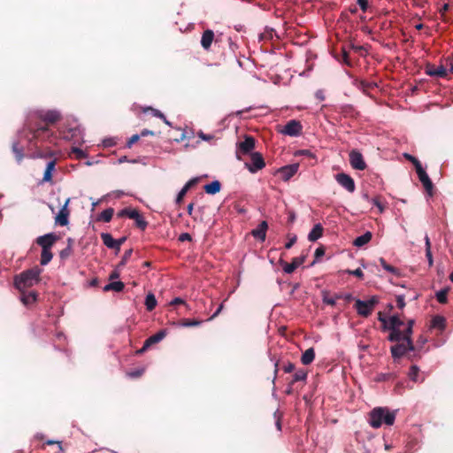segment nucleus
Segmentation results:
<instances>
[{
	"mask_svg": "<svg viewBox=\"0 0 453 453\" xmlns=\"http://www.w3.org/2000/svg\"><path fill=\"white\" fill-rule=\"evenodd\" d=\"M379 320L384 327L390 330L388 340L397 343L391 347V353L394 358L403 357L408 350L413 349V344L411 340L414 320L410 319L402 331L401 326H404L403 321L397 316H391L388 320L379 313Z\"/></svg>",
	"mask_w": 453,
	"mask_h": 453,
	"instance_id": "obj_1",
	"label": "nucleus"
},
{
	"mask_svg": "<svg viewBox=\"0 0 453 453\" xmlns=\"http://www.w3.org/2000/svg\"><path fill=\"white\" fill-rule=\"evenodd\" d=\"M27 128L29 131L27 140L35 146L38 143L58 144V136L48 127L37 123H28Z\"/></svg>",
	"mask_w": 453,
	"mask_h": 453,
	"instance_id": "obj_2",
	"label": "nucleus"
},
{
	"mask_svg": "<svg viewBox=\"0 0 453 453\" xmlns=\"http://www.w3.org/2000/svg\"><path fill=\"white\" fill-rule=\"evenodd\" d=\"M396 411L387 407H375L369 412L368 423L372 428H380L382 425L392 426L395 423Z\"/></svg>",
	"mask_w": 453,
	"mask_h": 453,
	"instance_id": "obj_3",
	"label": "nucleus"
},
{
	"mask_svg": "<svg viewBox=\"0 0 453 453\" xmlns=\"http://www.w3.org/2000/svg\"><path fill=\"white\" fill-rule=\"evenodd\" d=\"M41 273L42 269L38 266L28 269L14 278V286L20 292H23L25 289L33 287L40 281Z\"/></svg>",
	"mask_w": 453,
	"mask_h": 453,
	"instance_id": "obj_4",
	"label": "nucleus"
},
{
	"mask_svg": "<svg viewBox=\"0 0 453 453\" xmlns=\"http://www.w3.org/2000/svg\"><path fill=\"white\" fill-rule=\"evenodd\" d=\"M60 119V114L57 111H40L29 116L28 123H36L37 119H41L46 124H52Z\"/></svg>",
	"mask_w": 453,
	"mask_h": 453,
	"instance_id": "obj_5",
	"label": "nucleus"
},
{
	"mask_svg": "<svg viewBox=\"0 0 453 453\" xmlns=\"http://www.w3.org/2000/svg\"><path fill=\"white\" fill-rule=\"evenodd\" d=\"M408 158L413 163L418 179L420 182L423 184L425 189L430 193L433 189V183L426 171L423 169L420 162L412 156H408Z\"/></svg>",
	"mask_w": 453,
	"mask_h": 453,
	"instance_id": "obj_6",
	"label": "nucleus"
},
{
	"mask_svg": "<svg viewBox=\"0 0 453 453\" xmlns=\"http://www.w3.org/2000/svg\"><path fill=\"white\" fill-rule=\"evenodd\" d=\"M378 303V299L372 296L367 301L357 300L355 308L357 312L363 317H368L373 311L375 305Z\"/></svg>",
	"mask_w": 453,
	"mask_h": 453,
	"instance_id": "obj_7",
	"label": "nucleus"
},
{
	"mask_svg": "<svg viewBox=\"0 0 453 453\" xmlns=\"http://www.w3.org/2000/svg\"><path fill=\"white\" fill-rule=\"evenodd\" d=\"M120 217H127L131 219H134L135 221V225L137 227H139L140 229L142 230H144L147 226H148V223L147 221L144 219V218L142 217V215L135 209H132V208H126V209H123L119 214Z\"/></svg>",
	"mask_w": 453,
	"mask_h": 453,
	"instance_id": "obj_8",
	"label": "nucleus"
},
{
	"mask_svg": "<svg viewBox=\"0 0 453 453\" xmlns=\"http://www.w3.org/2000/svg\"><path fill=\"white\" fill-rule=\"evenodd\" d=\"M265 166V160L259 152L250 154V163H245V167L251 173H255Z\"/></svg>",
	"mask_w": 453,
	"mask_h": 453,
	"instance_id": "obj_9",
	"label": "nucleus"
},
{
	"mask_svg": "<svg viewBox=\"0 0 453 453\" xmlns=\"http://www.w3.org/2000/svg\"><path fill=\"white\" fill-rule=\"evenodd\" d=\"M255 148V139L251 136H245L244 140L237 143L236 156L241 159V155L250 153Z\"/></svg>",
	"mask_w": 453,
	"mask_h": 453,
	"instance_id": "obj_10",
	"label": "nucleus"
},
{
	"mask_svg": "<svg viewBox=\"0 0 453 453\" xmlns=\"http://www.w3.org/2000/svg\"><path fill=\"white\" fill-rule=\"evenodd\" d=\"M335 180L337 183L342 186L344 189H346L349 193H353L356 189L355 181L352 177L349 174L341 173H337L335 176Z\"/></svg>",
	"mask_w": 453,
	"mask_h": 453,
	"instance_id": "obj_11",
	"label": "nucleus"
},
{
	"mask_svg": "<svg viewBox=\"0 0 453 453\" xmlns=\"http://www.w3.org/2000/svg\"><path fill=\"white\" fill-rule=\"evenodd\" d=\"M349 163L352 168L356 170H365L366 164L364 160L362 154L357 150H352L349 153Z\"/></svg>",
	"mask_w": 453,
	"mask_h": 453,
	"instance_id": "obj_12",
	"label": "nucleus"
},
{
	"mask_svg": "<svg viewBox=\"0 0 453 453\" xmlns=\"http://www.w3.org/2000/svg\"><path fill=\"white\" fill-rule=\"evenodd\" d=\"M302 131V125L297 120L288 121L281 130V133L289 136H298Z\"/></svg>",
	"mask_w": 453,
	"mask_h": 453,
	"instance_id": "obj_13",
	"label": "nucleus"
},
{
	"mask_svg": "<svg viewBox=\"0 0 453 453\" xmlns=\"http://www.w3.org/2000/svg\"><path fill=\"white\" fill-rule=\"evenodd\" d=\"M69 203H70V198H67L65 200L64 205L62 206V208L60 209V211H58V213L57 214V216L55 218L56 224H58L61 226H65L68 224V218H69V214H70V211L68 209Z\"/></svg>",
	"mask_w": 453,
	"mask_h": 453,
	"instance_id": "obj_14",
	"label": "nucleus"
},
{
	"mask_svg": "<svg viewBox=\"0 0 453 453\" xmlns=\"http://www.w3.org/2000/svg\"><path fill=\"white\" fill-rule=\"evenodd\" d=\"M305 261V256L294 257L291 263L280 261L284 273L290 274Z\"/></svg>",
	"mask_w": 453,
	"mask_h": 453,
	"instance_id": "obj_15",
	"label": "nucleus"
},
{
	"mask_svg": "<svg viewBox=\"0 0 453 453\" xmlns=\"http://www.w3.org/2000/svg\"><path fill=\"white\" fill-rule=\"evenodd\" d=\"M298 169H299L298 164H292V165H288L280 167L278 170V173L280 174V178L284 181H288L297 173Z\"/></svg>",
	"mask_w": 453,
	"mask_h": 453,
	"instance_id": "obj_16",
	"label": "nucleus"
},
{
	"mask_svg": "<svg viewBox=\"0 0 453 453\" xmlns=\"http://www.w3.org/2000/svg\"><path fill=\"white\" fill-rule=\"evenodd\" d=\"M165 336V332L161 330L157 334L150 336L144 342L143 347L138 350V353H143L147 349H149L151 345L159 342Z\"/></svg>",
	"mask_w": 453,
	"mask_h": 453,
	"instance_id": "obj_17",
	"label": "nucleus"
},
{
	"mask_svg": "<svg viewBox=\"0 0 453 453\" xmlns=\"http://www.w3.org/2000/svg\"><path fill=\"white\" fill-rule=\"evenodd\" d=\"M56 241L57 236L54 234H47L39 236L36 239V243L40 245L42 249H51Z\"/></svg>",
	"mask_w": 453,
	"mask_h": 453,
	"instance_id": "obj_18",
	"label": "nucleus"
},
{
	"mask_svg": "<svg viewBox=\"0 0 453 453\" xmlns=\"http://www.w3.org/2000/svg\"><path fill=\"white\" fill-rule=\"evenodd\" d=\"M197 178H193L183 186L176 196L175 202L177 204H180L182 202L183 197L186 196L187 192L197 182Z\"/></svg>",
	"mask_w": 453,
	"mask_h": 453,
	"instance_id": "obj_19",
	"label": "nucleus"
},
{
	"mask_svg": "<svg viewBox=\"0 0 453 453\" xmlns=\"http://www.w3.org/2000/svg\"><path fill=\"white\" fill-rule=\"evenodd\" d=\"M214 39V33L211 29L205 30L201 38V45L204 50H209Z\"/></svg>",
	"mask_w": 453,
	"mask_h": 453,
	"instance_id": "obj_20",
	"label": "nucleus"
},
{
	"mask_svg": "<svg viewBox=\"0 0 453 453\" xmlns=\"http://www.w3.org/2000/svg\"><path fill=\"white\" fill-rule=\"evenodd\" d=\"M267 228H268V225H267L266 221H262L258 225V226L252 231V235L255 238L264 242L265 240V237H266Z\"/></svg>",
	"mask_w": 453,
	"mask_h": 453,
	"instance_id": "obj_21",
	"label": "nucleus"
},
{
	"mask_svg": "<svg viewBox=\"0 0 453 453\" xmlns=\"http://www.w3.org/2000/svg\"><path fill=\"white\" fill-rule=\"evenodd\" d=\"M323 226L321 224H316L308 234V240L310 242H316L323 234Z\"/></svg>",
	"mask_w": 453,
	"mask_h": 453,
	"instance_id": "obj_22",
	"label": "nucleus"
},
{
	"mask_svg": "<svg viewBox=\"0 0 453 453\" xmlns=\"http://www.w3.org/2000/svg\"><path fill=\"white\" fill-rule=\"evenodd\" d=\"M55 167H56V160L55 159L50 161L47 164L46 169H45V172L43 174V178H42L43 182H51L52 173L55 171Z\"/></svg>",
	"mask_w": 453,
	"mask_h": 453,
	"instance_id": "obj_23",
	"label": "nucleus"
},
{
	"mask_svg": "<svg viewBox=\"0 0 453 453\" xmlns=\"http://www.w3.org/2000/svg\"><path fill=\"white\" fill-rule=\"evenodd\" d=\"M367 201L371 202L379 211L380 213L384 212L386 205L385 203L382 202L380 196H375L372 198H370L368 195H364L363 196Z\"/></svg>",
	"mask_w": 453,
	"mask_h": 453,
	"instance_id": "obj_24",
	"label": "nucleus"
},
{
	"mask_svg": "<svg viewBox=\"0 0 453 453\" xmlns=\"http://www.w3.org/2000/svg\"><path fill=\"white\" fill-rule=\"evenodd\" d=\"M315 358V351L313 348L306 349L301 357V361L303 365H308L313 362Z\"/></svg>",
	"mask_w": 453,
	"mask_h": 453,
	"instance_id": "obj_25",
	"label": "nucleus"
},
{
	"mask_svg": "<svg viewBox=\"0 0 453 453\" xmlns=\"http://www.w3.org/2000/svg\"><path fill=\"white\" fill-rule=\"evenodd\" d=\"M220 188H221V185H220V182H219V180H213V181H211V183L206 184V185L203 187L204 191H205L207 194H210V195H215V194H217L218 192H219Z\"/></svg>",
	"mask_w": 453,
	"mask_h": 453,
	"instance_id": "obj_26",
	"label": "nucleus"
},
{
	"mask_svg": "<svg viewBox=\"0 0 453 453\" xmlns=\"http://www.w3.org/2000/svg\"><path fill=\"white\" fill-rule=\"evenodd\" d=\"M372 239V234L371 232H366L364 234L357 237L354 241V245L357 247H362L368 243Z\"/></svg>",
	"mask_w": 453,
	"mask_h": 453,
	"instance_id": "obj_27",
	"label": "nucleus"
},
{
	"mask_svg": "<svg viewBox=\"0 0 453 453\" xmlns=\"http://www.w3.org/2000/svg\"><path fill=\"white\" fill-rule=\"evenodd\" d=\"M104 244L110 248H118L117 239H114L110 234H102L101 235Z\"/></svg>",
	"mask_w": 453,
	"mask_h": 453,
	"instance_id": "obj_28",
	"label": "nucleus"
},
{
	"mask_svg": "<svg viewBox=\"0 0 453 453\" xmlns=\"http://www.w3.org/2000/svg\"><path fill=\"white\" fill-rule=\"evenodd\" d=\"M22 295H21V302L25 304V305H28V304H31V303H34L36 299H37V295L35 292L32 291V292H29L27 294H26L24 291L21 292Z\"/></svg>",
	"mask_w": 453,
	"mask_h": 453,
	"instance_id": "obj_29",
	"label": "nucleus"
},
{
	"mask_svg": "<svg viewBox=\"0 0 453 453\" xmlns=\"http://www.w3.org/2000/svg\"><path fill=\"white\" fill-rule=\"evenodd\" d=\"M427 73L429 75L436 77H445L448 75L447 69L443 65L434 67L430 69Z\"/></svg>",
	"mask_w": 453,
	"mask_h": 453,
	"instance_id": "obj_30",
	"label": "nucleus"
},
{
	"mask_svg": "<svg viewBox=\"0 0 453 453\" xmlns=\"http://www.w3.org/2000/svg\"><path fill=\"white\" fill-rule=\"evenodd\" d=\"M157 299L152 293H149L145 298V306L149 311H153L157 306Z\"/></svg>",
	"mask_w": 453,
	"mask_h": 453,
	"instance_id": "obj_31",
	"label": "nucleus"
},
{
	"mask_svg": "<svg viewBox=\"0 0 453 453\" xmlns=\"http://www.w3.org/2000/svg\"><path fill=\"white\" fill-rule=\"evenodd\" d=\"M124 288V283L121 281H113L104 287V291L113 290L115 292H120Z\"/></svg>",
	"mask_w": 453,
	"mask_h": 453,
	"instance_id": "obj_32",
	"label": "nucleus"
},
{
	"mask_svg": "<svg viewBox=\"0 0 453 453\" xmlns=\"http://www.w3.org/2000/svg\"><path fill=\"white\" fill-rule=\"evenodd\" d=\"M52 252L50 250V249H42V253H41V265H48L50 260L52 259Z\"/></svg>",
	"mask_w": 453,
	"mask_h": 453,
	"instance_id": "obj_33",
	"label": "nucleus"
},
{
	"mask_svg": "<svg viewBox=\"0 0 453 453\" xmlns=\"http://www.w3.org/2000/svg\"><path fill=\"white\" fill-rule=\"evenodd\" d=\"M113 213H114V210L112 208H108L106 210H104L98 216V220H101L104 222H110L112 219Z\"/></svg>",
	"mask_w": 453,
	"mask_h": 453,
	"instance_id": "obj_34",
	"label": "nucleus"
},
{
	"mask_svg": "<svg viewBox=\"0 0 453 453\" xmlns=\"http://www.w3.org/2000/svg\"><path fill=\"white\" fill-rule=\"evenodd\" d=\"M431 326L434 328H438L440 330H442L445 326V319L443 317L441 316H435L433 318L431 321Z\"/></svg>",
	"mask_w": 453,
	"mask_h": 453,
	"instance_id": "obj_35",
	"label": "nucleus"
},
{
	"mask_svg": "<svg viewBox=\"0 0 453 453\" xmlns=\"http://www.w3.org/2000/svg\"><path fill=\"white\" fill-rule=\"evenodd\" d=\"M418 373H419V369L417 365H412L411 368H410V371H409V378L417 382L418 381Z\"/></svg>",
	"mask_w": 453,
	"mask_h": 453,
	"instance_id": "obj_36",
	"label": "nucleus"
},
{
	"mask_svg": "<svg viewBox=\"0 0 453 453\" xmlns=\"http://www.w3.org/2000/svg\"><path fill=\"white\" fill-rule=\"evenodd\" d=\"M380 263L381 265V266L388 272L391 273H394V274H397L398 273V270L396 268H395L394 266L388 265L384 258H380Z\"/></svg>",
	"mask_w": 453,
	"mask_h": 453,
	"instance_id": "obj_37",
	"label": "nucleus"
},
{
	"mask_svg": "<svg viewBox=\"0 0 453 453\" xmlns=\"http://www.w3.org/2000/svg\"><path fill=\"white\" fill-rule=\"evenodd\" d=\"M447 294L448 291L446 289L440 290L436 293V299L440 303H445L447 302Z\"/></svg>",
	"mask_w": 453,
	"mask_h": 453,
	"instance_id": "obj_38",
	"label": "nucleus"
},
{
	"mask_svg": "<svg viewBox=\"0 0 453 453\" xmlns=\"http://www.w3.org/2000/svg\"><path fill=\"white\" fill-rule=\"evenodd\" d=\"M12 150H13L14 153L16 154L18 161H20L23 157V154H22L23 148L21 146H19V144L18 142H15L12 145Z\"/></svg>",
	"mask_w": 453,
	"mask_h": 453,
	"instance_id": "obj_39",
	"label": "nucleus"
},
{
	"mask_svg": "<svg viewBox=\"0 0 453 453\" xmlns=\"http://www.w3.org/2000/svg\"><path fill=\"white\" fill-rule=\"evenodd\" d=\"M72 152L73 154H75V157L78 159L86 158L88 157V154L84 150H82L77 147H73Z\"/></svg>",
	"mask_w": 453,
	"mask_h": 453,
	"instance_id": "obj_40",
	"label": "nucleus"
},
{
	"mask_svg": "<svg viewBox=\"0 0 453 453\" xmlns=\"http://www.w3.org/2000/svg\"><path fill=\"white\" fill-rule=\"evenodd\" d=\"M307 378V372L304 371H297L294 375L295 381L305 380Z\"/></svg>",
	"mask_w": 453,
	"mask_h": 453,
	"instance_id": "obj_41",
	"label": "nucleus"
},
{
	"mask_svg": "<svg viewBox=\"0 0 453 453\" xmlns=\"http://www.w3.org/2000/svg\"><path fill=\"white\" fill-rule=\"evenodd\" d=\"M70 133H72L71 135L69 134H65V133L61 134L62 138L65 139V140H71V139H73V137L74 135H76V134H80L81 132V130L79 128H73V129L70 130Z\"/></svg>",
	"mask_w": 453,
	"mask_h": 453,
	"instance_id": "obj_42",
	"label": "nucleus"
},
{
	"mask_svg": "<svg viewBox=\"0 0 453 453\" xmlns=\"http://www.w3.org/2000/svg\"><path fill=\"white\" fill-rule=\"evenodd\" d=\"M296 240H297V237L296 234H288V242L285 244V248L290 249L296 242Z\"/></svg>",
	"mask_w": 453,
	"mask_h": 453,
	"instance_id": "obj_43",
	"label": "nucleus"
},
{
	"mask_svg": "<svg viewBox=\"0 0 453 453\" xmlns=\"http://www.w3.org/2000/svg\"><path fill=\"white\" fill-rule=\"evenodd\" d=\"M197 135L199 138L205 142H211L214 139V136L212 134H207L203 133L202 131L198 132Z\"/></svg>",
	"mask_w": 453,
	"mask_h": 453,
	"instance_id": "obj_44",
	"label": "nucleus"
},
{
	"mask_svg": "<svg viewBox=\"0 0 453 453\" xmlns=\"http://www.w3.org/2000/svg\"><path fill=\"white\" fill-rule=\"evenodd\" d=\"M202 322L199 320H191V319H186L183 321L182 326H199Z\"/></svg>",
	"mask_w": 453,
	"mask_h": 453,
	"instance_id": "obj_45",
	"label": "nucleus"
},
{
	"mask_svg": "<svg viewBox=\"0 0 453 453\" xmlns=\"http://www.w3.org/2000/svg\"><path fill=\"white\" fill-rule=\"evenodd\" d=\"M139 139H140V135H139V134H134V135H132V136L128 139V141H127V146L128 148H131V147L133 146V144H134V143H135L136 142H138V141H139Z\"/></svg>",
	"mask_w": 453,
	"mask_h": 453,
	"instance_id": "obj_46",
	"label": "nucleus"
},
{
	"mask_svg": "<svg viewBox=\"0 0 453 453\" xmlns=\"http://www.w3.org/2000/svg\"><path fill=\"white\" fill-rule=\"evenodd\" d=\"M296 156H306L314 158L313 153L309 150H301L296 153Z\"/></svg>",
	"mask_w": 453,
	"mask_h": 453,
	"instance_id": "obj_47",
	"label": "nucleus"
},
{
	"mask_svg": "<svg viewBox=\"0 0 453 453\" xmlns=\"http://www.w3.org/2000/svg\"><path fill=\"white\" fill-rule=\"evenodd\" d=\"M323 302L328 305H334L335 303H336V297H333V296H325L323 297Z\"/></svg>",
	"mask_w": 453,
	"mask_h": 453,
	"instance_id": "obj_48",
	"label": "nucleus"
},
{
	"mask_svg": "<svg viewBox=\"0 0 453 453\" xmlns=\"http://www.w3.org/2000/svg\"><path fill=\"white\" fill-rule=\"evenodd\" d=\"M396 305L399 309H403L405 306V301L403 296H396Z\"/></svg>",
	"mask_w": 453,
	"mask_h": 453,
	"instance_id": "obj_49",
	"label": "nucleus"
},
{
	"mask_svg": "<svg viewBox=\"0 0 453 453\" xmlns=\"http://www.w3.org/2000/svg\"><path fill=\"white\" fill-rule=\"evenodd\" d=\"M152 112V114L155 116V117H158V118H161L164 119V121L169 125V122L166 120V119L165 118L164 114L162 112H160L158 110H156V109H152L150 108V109Z\"/></svg>",
	"mask_w": 453,
	"mask_h": 453,
	"instance_id": "obj_50",
	"label": "nucleus"
},
{
	"mask_svg": "<svg viewBox=\"0 0 453 453\" xmlns=\"http://www.w3.org/2000/svg\"><path fill=\"white\" fill-rule=\"evenodd\" d=\"M348 273L349 274H352L354 276H357L358 278H363V276H364L363 271L360 268H357V269L353 270V271L349 270Z\"/></svg>",
	"mask_w": 453,
	"mask_h": 453,
	"instance_id": "obj_51",
	"label": "nucleus"
},
{
	"mask_svg": "<svg viewBox=\"0 0 453 453\" xmlns=\"http://www.w3.org/2000/svg\"><path fill=\"white\" fill-rule=\"evenodd\" d=\"M179 241H180V242L191 241V235L188 233H183V234H180Z\"/></svg>",
	"mask_w": 453,
	"mask_h": 453,
	"instance_id": "obj_52",
	"label": "nucleus"
},
{
	"mask_svg": "<svg viewBox=\"0 0 453 453\" xmlns=\"http://www.w3.org/2000/svg\"><path fill=\"white\" fill-rule=\"evenodd\" d=\"M426 257L427 258L429 266H432L433 264H434L432 251L431 250H426Z\"/></svg>",
	"mask_w": 453,
	"mask_h": 453,
	"instance_id": "obj_53",
	"label": "nucleus"
},
{
	"mask_svg": "<svg viewBox=\"0 0 453 453\" xmlns=\"http://www.w3.org/2000/svg\"><path fill=\"white\" fill-rule=\"evenodd\" d=\"M315 96L316 98H318L319 101H324L325 100V95H324V91L319 89V90H317L316 93H315Z\"/></svg>",
	"mask_w": 453,
	"mask_h": 453,
	"instance_id": "obj_54",
	"label": "nucleus"
},
{
	"mask_svg": "<svg viewBox=\"0 0 453 453\" xmlns=\"http://www.w3.org/2000/svg\"><path fill=\"white\" fill-rule=\"evenodd\" d=\"M357 4H359L360 8L363 11H365L367 9V6H368L367 0H357Z\"/></svg>",
	"mask_w": 453,
	"mask_h": 453,
	"instance_id": "obj_55",
	"label": "nucleus"
},
{
	"mask_svg": "<svg viewBox=\"0 0 453 453\" xmlns=\"http://www.w3.org/2000/svg\"><path fill=\"white\" fill-rule=\"evenodd\" d=\"M103 144L104 147H111V146L115 145V142L111 138L105 139V140H104Z\"/></svg>",
	"mask_w": 453,
	"mask_h": 453,
	"instance_id": "obj_56",
	"label": "nucleus"
},
{
	"mask_svg": "<svg viewBox=\"0 0 453 453\" xmlns=\"http://www.w3.org/2000/svg\"><path fill=\"white\" fill-rule=\"evenodd\" d=\"M185 301L180 297H176L173 300L171 301V305H176V304H184Z\"/></svg>",
	"mask_w": 453,
	"mask_h": 453,
	"instance_id": "obj_57",
	"label": "nucleus"
},
{
	"mask_svg": "<svg viewBox=\"0 0 453 453\" xmlns=\"http://www.w3.org/2000/svg\"><path fill=\"white\" fill-rule=\"evenodd\" d=\"M222 309H223V304L221 303L219 306V308L217 309V311L213 313V315L210 318V319L216 318L221 312Z\"/></svg>",
	"mask_w": 453,
	"mask_h": 453,
	"instance_id": "obj_58",
	"label": "nucleus"
},
{
	"mask_svg": "<svg viewBox=\"0 0 453 453\" xmlns=\"http://www.w3.org/2000/svg\"><path fill=\"white\" fill-rule=\"evenodd\" d=\"M426 250H431V242L427 235L425 236Z\"/></svg>",
	"mask_w": 453,
	"mask_h": 453,
	"instance_id": "obj_59",
	"label": "nucleus"
},
{
	"mask_svg": "<svg viewBox=\"0 0 453 453\" xmlns=\"http://www.w3.org/2000/svg\"><path fill=\"white\" fill-rule=\"evenodd\" d=\"M324 253H325V251H324V250H323L322 248H318V249L316 250V251H315V256H316V257L318 258V257H319L323 256V255H324Z\"/></svg>",
	"mask_w": 453,
	"mask_h": 453,
	"instance_id": "obj_60",
	"label": "nucleus"
},
{
	"mask_svg": "<svg viewBox=\"0 0 453 453\" xmlns=\"http://www.w3.org/2000/svg\"><path fill=\"white\" fill-rule=\"evenodd\" d=\"M449 8V4H444L443 6L440 9V13L443 15Z\"/></svg>",
	"mask_w": 453,
	"mask_h": 453,
	"instance_id": "obj_61",
	"label": "nucleus"
},
{
	"mask_svg": "<svg viewBox=\"0 0 453 453\" xmlns=\"http://www.w3.org/2000/svg\"><path fill=\"white\" fill-rule=\"evenodd\" d=\"M142 371H137V372H134L129 373V375L131 377H139L142 374Z\"/></svg>",
	"mask_w": 453,
	"mask_h": 453,
	"instance_id": "obj_62",
	"label": "nucleus"
},
{
	"mask_svg": "<svg viewBox=\"0 0 453 453\" xmlns=\"http://www.w3.org/2000/svg\"><path fill=\"white\" fill-rule=\"evenodd\" d=\"M54 156H55V152L52 150L49 151L46 155H42V154L40 155V157H54Z\"/></svg>",
	"mask_w": 453,
	"mask_h": 453,
	"instance_id": "obj_63",
	"label": "nucleus"
},
{
	"mask_svg": "<svg viewBox=\"0 0 453 453\" xmlns=\"http://www.w3.org/2000/svg\"><path fill=\"white\" fill-rule=\"evenodd\" d=\"M449 65H450V68H449L450 73H453V58L450 60Z\"/></svg>",
	"mask_w": 453,
	"mask_h": 453,
	"instance_id": "obj_64",
	"label": "nucleus"
}]
</instances>
